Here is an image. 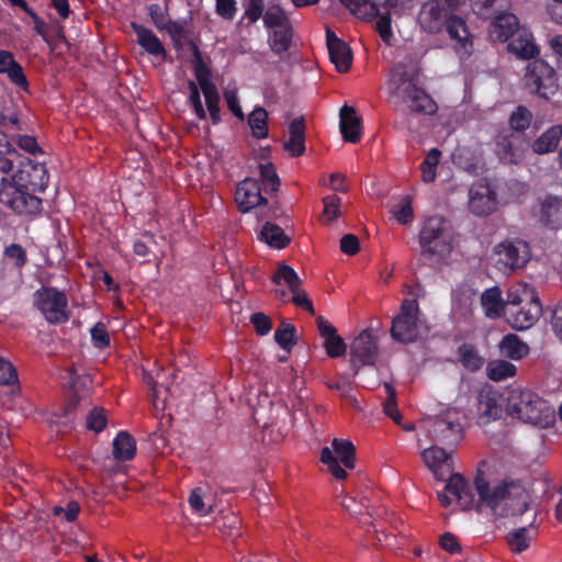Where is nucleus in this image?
<instances>
[{"instance_id": "nucleus-8", "label": "nucleus", "mask_w": 562, "mask_h": 562, "mask_svg": "<svg viewBox=\"0 0 562 562\" xmlns=\"http://www.w3.org/2000/svg\"><path fill=\"white\" fill-rule=\"evenodd\" d=\"M321 461L336 480H345L347 470L356 467V447L350 440L335 438L331 448L322 449Z\"/></svg>"}, {"instance_id": "nucleus-5", "label": "nucleus", "mask_w": 562, "mask_h": 562, "mask_svg": "<svg viewBox=\"0 0 562 562\" xmlns=\"http://www.w3.org/2000/svg\"><path fill=\"white\" fill-rule=\"evenodd\" d=\"M422 312L417 299H404L392 318L390 338L400 345L417 342L423 337Z\"/></svg>"}, {"instance_id": "nucleus-27", "label": "nucleus", "mask_w": 562, "mask_h": 562, "mask_svg": "<svg viewBox=\"0 0 562 562\" xmlns=\"http://www.w3.org/2000/svg\"><path fill=\"white\" fill-rule=\"evenodd\" d=\"M340 133L342 138L351 144H357L361 139V119L357 116L352 106L344 105L340 109Z\"/></svg>"}, {"instance_id": "nucleus-14", "label": "nucleus", "mask_w": 562, "mask_h": 562, "mask_svg": "<svg viewBox=\"0 0 562 562\" xmlns=\"http://www.w3.org/2000/svg\"><path fill=\"white\" fill-rule=\"evenodd\" d=\"M430 438L448 447L457 446L463 438V427L456 411L437 416L428 429Z\"/></svg>"}, {"instance_id": "nucleus-21", "label": "nucleus", "mask_w": 562, "mask_h": 562, "mask_svg": "<svg viewBox=\"0 0 562 562\" xmlns=\"http://www.w3.org/2000/svg\"><path fill=\"white\" fill-rule=\"evenodd\" d=\"M386 338L387 335L382 321L372 318L368 327L352 339L349 351H379L382 340Z\"/></svg>"}, {"instance_id": "nucleus-3", "label": "nucleus", "mask_w": 562, "mask_h": 562, "mask_svg": "<svg viewBox=\"0 0 562 562\" xmlns=\"http://www.w3.org/2000/svg\"><path fill=\"white\" fill-rule=\"evenodd\" d=\"M503 402H506V411L510 416L533 425L541 424L550 413L546 401L518 384L510 385L504 391Z\"/></svg>"}, {"instance_id": "nucleus-15", "label": "nucleus", "mask_w": 562, "mask_h": 562, "mask_svg": "<svg viewBox=\"0 0 562 562\" xmlns=\"http://www.w3.org/2000/svg\"><path fill=\"white\" fill-rule=\"evenodd\" d=\"M460 0H430L422 11V22L429 33H439L458 8Z\"/></svg>"}, {"instance_id": "nucleus-4", "label": "nucleus", "mask_w": 562, "mask_h": 562, "mask_svg": "<svg viewBox=\"0 0 562 562\" xmlns=\"http://www.w3.org/2000/svg\"><path fill=\"white\" fill-rule=\"evenodd\" d=\"M180 31L178 25V56L186 55L193 66L194 76L205 98L207 111H220V94L211 80L212 71L204 61L196 43L182 36Z\"/></svg>"}, {"instance_id": "nucleus-43", "label": "nucleus", "mask_w": 562, "mask_h": 562, "mask_svg": "<svg viewBox=\"0 0 562 562\" xmlns=\"http://www.w3.org/2000/svg\"><path fill=\"white\" fill-rule=\"evenodd\" d=\"M248 124L255 138L263 139L268 137V112L263 108H255L248 115Z\"/></svg>"}, {"instance_id": "nucleus-56", "label": "nucleus", "mask_w": 562, "mask_h": 562, "mask_svg": "<svg viewBox=\"0 0 562 562\" xmlns=\"http://www.w3.org/2000/svg\"><path fill=\"white\" fill-rule=\"evenodd\" d=\"M76 358H71L69 366L65 371V378H74L82 373H90V367L82 353H75Z\"/></svg>"}, {"instance_id": "nucleus-9", "label": "nucleus", "mask_w": 562, "mask_h": 562, "mask_svg": "<svg viewBox=\"0 0 562 562\" xmlns=\"http://www.w3.org/2000/svg\"><path fill=\"white\" fill-rule=\"evenodd\" d=\"M34 304L44 318L54 325L65 324L70 317L65 292L54 286H42L34 293Z\"/></svg>"}, {"instance_id": "nucleus-1", "label": "nucleus", "mask_w": 562, "mask_h": 562, "mask_svg": "<svg viewBox=\"0 0 562 562\" xmlns=\"http://www.w3.org/2000/svg\"><path fill=\"white\" fill-rule=\"evenodd\" d=\"M473 485L479 505L491 509L495 516H520L528 509V495L517 481L505 479L491 485L484 472L479 470Z\"/></svg>"}, {"instance_id": "nucleus-6", "label": "nucleus", "mask_w": 562, "mask_h": 562, "mask_svg": "<svg viewBox=\"0 0 562 562\" xmlns=\"http://www.w3.org/2000/svg\"><path fill=\"white\" fill-rule=\"evenodd\" d=\"M422 255L428 258L448 256L452 250V233L442 216L434 215L425 220L419 232Z\"/></svg>"}, {"instance_id": "nucleus-54", "label": "nucleus", "mask_w": 562, "mask_h": 562, "mask_svg": "<svg viewBox=\"0 0 562 562\" xmlns=\"http://www.w3.org/2000/svg\"><path fill=\"white\" fill-rule=\"evenodd\" d=\"M91 341L94 348L104 349L110 345V335L106 326L102 322H98L91 329Z\"/></svg>"}, {"instance_id": "nucleus-18", "label": "nucleus", "mask_w": 562, "mask_h": 562, "mask_svg": "<svg viewBox=\"0 0 562 562\" xmlns=\"http://www.w3.org/2000/svg\"><path fill=\"white\" fill-rule=\"evenodd\" d=\"M63 379L67 380V383L69 384L71 389V396L68 400V402L65 404L63 408H60V414L57 416L59 418H65V424L71 423L75 420L76 416L74 415L75 411L77 409L78 405L81 401H85L91 390L92 379L90 373H82L75 375L74 378H65Z\"/></svg>"}, {"instance_id": "nucleus-53", "label": "nucleus", "mask_w": 562, "mask_h": 562, "mask_svg": "<svg viewBox=\"0 0 562 562\" xmlns=\"http://www.w3.org/2000/svg\"><path fill=\"white\" fill-rule=\"evenodd\" d=\"M323 204H324L323 216L326 217L327 223H330L340 216L341 199L338 195L329 194V195L324 196Z\"/></svg>"}, {"instance_id": "nucleus-17", "label": "nucleus", "mask_w": 562, "mask_h": 562, "mask_svg": "<svg viewBox=\"0 0 562 562\" xmlns=\"http://www.w3.org/2000/svg\"><path fill=\"white\" fill-rule=\"evenodd\" d=\"M532 216L541 227L550 231L562 229V199L551 194L539 199L532 209Z\"/></svg>"}, {"instance_id": "nucleus-42", "label": "nucleus", "mask_w": 562, "mask_h": 562, "mask_svg": "<svg viewBox=\"0 0 562 562\" xmlns=\"http://www.w3.org/2000/svg\"><path fill=\"white\" fill-rule=\"evenodd\" d=\"M443 29H446L451 40L457 41V43H459L463 48L467 47L470 33L467 23L462 18L452 14L445 24Z\"/></svg>"}, {"instance_id": "nucleus-36", "label": "nucleus", "mask_w": 562, "mask_h": 562, "mask_svg": "<svg viewBox=\"0 0 562 562\" xmlns=\"http://www.w3.org/2000/svg\"><path fill=\"white\" fill-rule=\"evenodd\" d=\"M562 139V125H554L542 133L533 143L536 154H548L555 150Z\"/></svg>"}, {"instance_id": "nucleus-35", "label": "nucleus", "mask_w": 562, "mask_h": 562, "mask_svg": "<svg viewBox=\"0 0 562 562\" xmlns=\"http://www.w3.org/2000/svg\"><path fill=\"white\" fill-rule=\"evenodd\" d=\"M408 83H416L414 78L406 70L404 65H395L390 70L389 89L392 98L398 99L405 91Z\"/></svg>"}, {"instance_id": "nucleus-37", "label": "nucleus", "mask_w": 562, "mask_h": 562, "mask_svg": "<svg viewBox=\"0 0 562 562\" xmlns=\"http://www.w3.org/2000/svg\"><path fill=\"white\" fill-rule=\"evenodd\" d=\"M136 454V441L127 431H120L113 440V457L119 461H130Z\"/></svg>"}, {"instance_id": "nucleus-25", "label": "nucleus", "mask_w": 562, "mask_h": 562, "mask_svg": "<svg viewBox=\"0 0 562 562\" xmlns=\"http://www.w3.org/2000/svg\"><path fill=\"white\" fill-rule=\"evenodd\" d=\"M422 458L438 480L447 481L453 474L450 453L445 449L432 446L422 452Z\"/></svg>"}, {"instance_id": "nucleus-12", "label": "nucleus", "mask_w": 562, "mask_h": 562, "mask_svg": "<svg viewBox=\"0 0 562 562\" xmlns=\"http://www.w3.org/2000/svg\"><path fill=\"white\" fill-rule=\"evenodd\" d=\"M48 172L44 164L34 162L32 159L23 157L19 168L9 179V183L43 193L48 186Z\"/></svg>"}, {"instance_id": "nucleus-60", "label": "nucleus", "mask_w": 562, "mask_h": 562, "mask_svg": "<svg viewBox=\"0 0 562 562\" xmlns=\"http://www.w3.org/2000/svg\"><path fill=\"white\" fill-rule=\"evenodd\" d=\"M260 176L262 180L270 187L272 192L278 191L280 179L277 175L273 164L267 162L260 165Z\"/></svg>"}, {"instance_id": "nucleus-38", "label": "nucleus", "mask_w": 562, "mask_h": 562, "mask_svg": "<svg viewBox=\"0 0 562 562\" xmlns=\"http://www.w3.org/2000/svg\"><path fill=\"white\" fill-rule=\"evenodd\" d=\"M260 239L272 248L283 249L290 244V237L277 224L265 223L260 232Z\"/></svg>"}, {"instance_id": "nucleus-13", "label": "nucleus", "mask_w": 562, "mask_h": 562, "mask_svg": "<svg viewBox=\"0 0 562 562\" xmlns=\"http://www.w3.org/2000/svg\"><path fill=\"white\" fill-rule=\"evenodd\" d=\"M496 267L504 273L521 269L530 259V247L524 240H506L495 248Z\"/></svg>"}, {"instance_id": "nucleus-31", "label": "nucleus", "mask_w": 562, "mask_h": 562, "mask_svg": "<svg viewBox=\"0 0 562 562\" xmlns=\"http://www.w3.org/2000/svg\"><path fill=\"white\" fill-rule=\"evenodd\" d=\"M293 29L292 25L273 27L268 32V44L270 49L278 56L282 57L288 53L292 45Z\"/></svg>"}, {"instance_id": "nucleus-48", "label": "nucleus", "mask_w": 562, "mask_h": 562, "mask_svg": "<svg viewBox=\"0 0 562 562\" xmlns=\"http://www.w3.org/2000/svg\"><path fill=\"white\" fill-rule=\"evenodd\" d=\"M281 281L286 283L289 290H297V286L302 285V280L296 273V271L290 267L289 265L281 263L279 265L277 271L272 276V282L276 284H280Z\"/></svg>"}, {"instance_id": "nucleus-61", "label": "nucleus", "mask_w": 562, "mask_h": 562, "mask_svg": "<svg viewBox=\"0 0 562 562\" xmlns=\"http://www.w3.org/2000/svg\"><path fill=\"white\" fill-rule=\"evenodd\" d=\"M250 323L260 336L267 335L272 328L271 318L262 312L254 313L250 317Z\"/></svg>"}, {"instance_id": "nucleus-51", "label": "nucleus", "mask_w": 562, "mask_h": 562, "mask_svg": "<svg viewBox=\"0 0 562 562\" xmlns=\"http://www.w3.org/2000/svg\"><path fill=\"white\" fill-rule=\"evenodd\" d=\"M263 23L267 29L281 27L291 24L289 18L279 5L268 8L263 14Z\"/></svg>"}, {"instance_id": "nucleus-39", "label": "nucleus", "mask_w": 562, "mask_h": 562, "mask_svg": "<svg viewBox=\"0 0 562 562\" xmlns=\"http://www.w3.org/2000/svg\"><path fill=\"white\" fill-rule=\"evenodd\" d=\"M509 0H470L472 11L482 19H492L496 13L507 10Z\"/></svg>"}, {"instance_id": "nucleus-55", "label": "nucleus", "mask_w": 562, "mask_h": 562, "mask_svg": "<svg viewBox=\"0 0 562 562\" xmlns=\"http://www.w3.org/2000/svg\"><path fill=\"white\" fill-rule=\"evenodd\" d=\"M498 351H529V346L518 335L507 334L498 344Z\"/></svg>"}, {"instance_id": "nucleus-24", "label": "nucleus", "mask_w": 562, "mask_h": 562, "mask_svg": "<svg viewBox=\"0 0 562 562\" xmlns=\"http://www.w3.org/2000/svg\"><path fill=\"white\" fill-rule=\"evenodd\" d=\"M398 100L407 104L409 111L416 114L432 115L438 110L432 98L416 83H408L406 91Z\"/></svg>"}, {"instance_id": "nucleus-20", "label": "nucleus", "mask_w": 562, "mask_h": 562, "mask_svg": "<svg viewBox=\"0 0 562 562\" xmlns=\"http://www.w3.org/2000/svg\"><path fill=\"white\" fill-rule=\"evenodd\" d=\"M542 305L539 299H531L529 304L518 307H506L505 319L508 325L517 330L530 328L541 316Z\"/></svg>"}, {"instance_id": "nucleus-7", "label": "nucleus", "mask_w": 562, "mask_h": 562, "mask_svg": "<svg viewBox=\"0 0 562 562\" xmlns=\"http://www.w3.org/2000/svg\"><path fill=\"white\" fill-rule=\"evenodd\" d=\"M41 192L25 190L9 183V178L0 179V204L19 216L32 217L43 211Z\"/></svg>"}, {"instance_id": "nucleus-28", "label": "nucleus", "mask_w": 562, "mask_h": 562, "mask_svg": "<svg viewBox=\"0 0 562 562\" xmlns=\"http://www.w3.org/2000/svg\"><path fill=\"white\" fill-rule=\"evenodd\" d=\"M0 74H5L16 87L27 90L29 81L23 67L15 60L10 50H0Z\"/></svg>"}, {"instance_id": "nucleus-29", "label": "nucleus", "mask_w": 562, "mask_h": 562, "mask_svg": "<svg viewBox=\"0 0 562 562\" xmlns=\"http://www.w3.org/2000/svg\"><path fill=\"white\" fill-rule=\"evenodd\" d=\"M131 27L136 34L138 45L144 48L149 55L160 56L164 60L167 57V52L161 41L154 34V32L137 22H132Z\"/></svg>"}, {"instance_id": "nucleus-46", "label": "nucleus", "mask_w": 562, "mask_h": 562, "mask_svg": "<svg viewBox=\"0 0 562 562\" xmlns=\"http://www.w3.org/2000/svg\"><path fill=\"white\" fill-rule=\"evenodd\" d=\"M274 340L284 351H291L296 342V328L294 325L281 322L274 331Z\"/></svg>"}, {"instance_id": "nucleus-19", "label": "nucleus", "mask_w": 562, "mask_h": 562, "mask_svg": "<svg viewBox=\"0 0 562 562\" xmlns=\"http://www.w3.org/2000/svg\"><path fill=\"white\" fill-rule=\"evenodd\" d=\"M503 393L494 390L490 385L483 386L476 395V412L481 424H487L491 420L501 418Z\"/></svg>"}, {"instance_id": "nucleus-11", "label": "nucleus", "mask_w": 562, "mask_h": 562, "mask_svg": "<svg viewBox=\"0 0 562 562\" xmlns=\"http://www.w3.org/2000/svg\"><path fill=\"white\" fill-rule=\"evenodd\" d=\"M340 2L357 18L371 22L378 19L375 29L381 40L390 45L393 37L392 32V19L390 12L384 14L379 13V9L375 3L370 0H340Z\"/></svg>"}, {"instance_id": "nucleus-32", "label": "nucleus", "mask_w": 562, "mask_h": 562, "mask_svg": "<svg viewBox=\"0 0 562 562\" xmlns=\"http://www.w3.org/2000/svg\"><path fill=\"white\" fill-rule=\"evenodd\" d=\"M481 304L488 318L496 319L502 315L505 316L506 306L498 286L486 289L481 295Z\"/></svg>"}, {"instance_id": "nucleus-49", "label": "nucleus", "mask_w": 562, "mask_h": 562, "mask_svg": "<svg viewBox=\"0 0 562 562\" xmlns=\"http://www.w3.org/2000/svg\"><path fill=\"white\" fill-rule=\"evenodd\" d=\"M506 540L512 551L516 553L527 550L531 542V538L526 527L508 532Z\"/></svg>"}, {"instance_id": "nucleus-45", "label": "nucleus", "mask_w": 562, "mask_h": 562, "mask_svg": "<svg viewBox=\"0 0 562 562\" xmlns=\"http://www.w3.org/2000/svg\"><path fill=\"white\" fill-rule=\"evenodd\" d=\"M150 18L159 30H166L173 43H176V22H172L166 14L162 7L158 3H153L149 7Z\"/></svg>"}, {"instance_id": "nucleus-40", "label": "nucleus", "mask_w": 562, "mask_h": 562, "mask_svg": "<svg viewBox=\"0 0 562 562\" xmlns=\"http://www.w3.org/2000/svg\"><path fill=\"white\" fill-rule=\"evenodd\" d=\"M531 299H539L533 289L527 284H517L510 286L507 292V300L505 302L506 307H518L525 304H529Z\"/></svg>"}, {"instance_id": "nucleus-50", "label": "nucleus", "mask_w": 562, "mask_h": 562, "mask_svg": "<svg viewBox=\"0 0 562 562\" xmlns=\"http://www.w3.org/2000/svg\"><path fill=\"white\" fill-rule=\"evenodd\" d=\"M532 121V113L525 105H518L510 114L508 123L513 131L525 132Z\"/></svg>"}, {"instance_id": "nucleus-63", "label": "nucleus", "mask_w": 562, "mask_h": 562, "mask_svg": "<svg viewBox=\"0 0 562 562\" xmlns=\"http://www.w3.org/2000/svg\"><path fill=\"white\" fill-rule=\"evenodd\" d=\"M4 255L14 261L16 268H22L27 261L26 251L19 244H11L5 247Z\"/></svg>"}, {"instance_id": "nucleus-52", "label": "nucleus", "mask_w": 562, "mask_h": 562, "mask_svg": "<svg viewBox=\"0 0 562 562\" xmlns=\"http://www.w3.org/2000/svg\"><path fill=\"white\" fill-rule=\"evenodd\" d=\"M106 423L105 411L99 406H94L86 417V427L97 434L105 428Z\"/></svg>"}, {"instance_id": "nucleus-59", "label": "nucleus", "mask_w": 562, "mask_h": 562, "mask_svg": "<svg viewBox=\"0 0 562 562\" xmlns=\"http://www.w3.org/2000/svg\"><path fill=\"white\" fill-rule=\"evenodd\" d=\"M349 363L353 370V375L359 373L360 368L373 367L376 360V353H349Z\"/></svg>"}, {"instance_id": "nucleus-64", "label": "nucleus", "mask_w": 562, "mask_h": 562, "mask_svg": "<svg viewBox=\"0 0 562 562\" xmlns=\"http://www.w3.org/2000/svg\"><path fill=\"white\" fill-rule=\"evenodd\" d=\"M292 299L291 301L297 307H301L307 311L311 315H315V308L313 306L312 301L308 299L306 292L297 286V290H291Z\"/></svg>"}, {"instance_id": "nucleus-22", "label": "nucleus", "mask_w": 562, "mask_h": 562, "mask_svg": "<svg viewBox=\"0 0 562 562\" xmlns=\"http://www.w3.org/2000/svg\"><path fill=\"white\" fill-rule=\"evenodd\" d=\"M326 44L330 61L338 72H348L352 65V50L349 45L340 40L333 30L326 29Z\"/></svg>"}, {"instance_id": "nucleus-47", "label": "nucleus", "mask_w": 562, "mask_h": 562, "mask_svg": "<svg viewBox=\"0 0 562 562\" xmlns=\"http://www.w3.org/2000/svg\"><path fill=\"white\" fill-rule=\"evenodd\" d=\"M441 157V151L438 148H431L420 164L422 179L426 183H431L436 180L437 166Z\"/></svg>"}, {"instance_id": "nucleus-58", "label": "nucleus", "mask_w": 562, "mask_h": 562, "mask_svg": "<svg viewBox=\"0 0 562 562\" xmlns=\"http://www.w3.org/2000/svg\"><path fill=\"white\" fill-rule=\"evenodd\" d=\"M394 216L400 224H408L413 221L414 213L412 207V199L406 195L400 203L398 207L394 211Z\"/></svg>"}, {"instance_id": "nucleus-16", "label": "nucleus", "mask_w": 562, "mask_h": 562, "mask_svg": "<svg viewBox=\"0 0 562 562\" xmlns=\"http://www.w3.org/2000/svg\"><path fill=\"white\" fill-rule=\"evenodd\" d=\"M438 498L443 507H448L454 498L464 510L474 505L475 497L469 482L459 473H453L447 480L445 492L438 493Z\"/></svg>"}, {"instance_id": "nucleus-33", "label": "nucleus", "mask_w": 562, "mask_h": 562, "mask_svg": "<svg viewBox=\"0 0 562 562\" xmlns=\"http://www.w3.org/2000/svg\"><path fill=\"white\" fill-rule=\"evenodd\" d=\"M495 193L485 188V192L471 190L469 209L476 216H487L495 210Z\"/></svg>"}, {"instance_id": "nucleus-10", "label": "nucleus", "mask_w": 562, "mask_h": 562, "mask_svg": "<svg viewBox=\"0 0 562 562\" xmlns=\"http://www.w3.org/2000/svg\"><path fill=\"white\" fill-rule=\"evenodd\" d=\"M525 85L542 99L549 100L559 89L555 69L543 59H533L526 67Z\"/></svg>"}, {"instance_id": "nucleus-62", "label": "nucleus", "mask_w": 562, "mask_h": 562, "mask_svg": "<svg viewBox=\"0 0 562 562\" xmlns=\"http://www.w3.org/2000/svg\"><path fill=\"white\" fill-rule=\"evenodd\" d=\"M21 159H23V156L16 149L9 150L8 155L0 158V172L9 173L13 169H18Z\"/></svg>"}, {"instance_id": "nucleus-30", "label": "nucleus", "mask_w": 562, "mask_h": 562, "mask_svg": "<svg viewBox=\"0 0 562 562\" xmlns=\"http://www.w3.org/2000/svg\"><path fill=\"white\" fill-rule=\"evenodd\" d=\"M284 149L292 157L302 156L305 151V122L304 117H296L289 125V139L284 143Z\"/></svg>"}, {"instance_id": "nucleus-44", "label": "nucleus", "mask_w": 562, "mask_h": 562, "mask_svg": "<svg viewBox=\"0 0 562 562\" xmlns=\"http://www.w3.org/2000/svg\"><path fill=\"white\" fill-rule=\"evenodd\" d=\"M496 150L501 160L517 164L521 159L520 149L514 145L512 136H502L496 143Z\"/></svg>"}, {"instance_id": "nucleus-57", "label": "nucleus", "mask_w": 562, "mask_h": 562, "mask_svg": "<svg viewBox=\"0 0 562 562\" xmlns=\"http://www.w3.org/2000/svg\"><path fill=\"white\" fill-rule=\"evenodd\" d=\"M18 381V372L10 360L0 356V384L10 385Z\"/></svg>"}, {"instance_id": "nucleus-34", "label": "nucleus", "mask_w": 562, "mask_h": 562, "mask_svg": "<svg viewBox=\"0 0 562 562\" xmlns=\"http://www.w3.org/2000/svg\"><path fill=\"white\" fill-rule=\"evenodd\" d=\"M510 53L521 59H536L539 55V47L533 43L532 37L526 31L519 33L507 45Z\"/></svg>"}, {"instance_id": "nucleus-23", "label": "nucleus", "mask_w": 562, "mask_h": 562, "mask_svg": "<svg viewBox=\"0 0 562 562\" xmlns=\"http://www.w3.org/2000/svg\"><path fill=\"white\" fill-rule=\"evenodd\" d=\"M235 201L241 213L249 212L261 204H267V199L261 194L259 182L252 178H246L237 184Z\"/></svg>"}, {"instance_id": "nucleus-41", "label": "nucleus", "mask_w": 562, "mask_h": 562, "mask_svg": "<svg viewBox=\"0 0 562 562\" xmlns=\"http://www.w3.org/2000/svg\"><path fill=\"white\" fill-rule=\"evenodd\" d=\"M516 366L507 360H491L486 364V375L494 382H499L507 378H513L516 375Z\"/></svg>"}, {"instance_id": "nucleus-2", "label": "nucleus", "mask_w": 562, "mask_h": 562, "mask_svg": "<svg viewBox=\"0 0 562 562\" xmlns=\"http://www.w3.org/2000/svg\"><path fill=\"white\" fill-rule=\"evenodd\" d=\"M175 396L171 386L164 384L153 385V406L158 419L157 430L151 435V442L160 454H170L173 450L171 440L175 437L173 429Z\"/></svg>"}, {"instance_id": "nucleus-26", "label": "nucleus", "mask_w": 562, "mask_h": 562, "mask_svg": "<svg viewBox=\"0 0 562 562\" xmlns=\"http://www.w3.org/2000/svg\"><path fill=\"white\" fill-rule=\"evenodd\" d=\"M493 22L490 26V36L501 43L507 42L519 31V20L504 10L492 16Z\"/></svg>"}]
</instances>
